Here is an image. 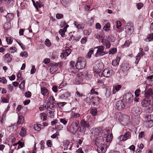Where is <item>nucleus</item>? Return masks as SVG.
<instances>
[{
	"label": "nucleus",
	"mask_w": 153,
	"mask_h": 153,
	"mask_svg": "<svg viewBox=\"0 0 153 153\" xmlns=\"http://www.w3.org/2000/svg\"><path fill=\"white\" fill-rule=\"evenodd\" d=\"M115 118L117 120H118L120 123L124 125H128L130 122L129 117L125 114H122L118 113L115 114Z\"/></svg>",
	"instance_id": "obj_1"
},
{
	"label": "nucleus",
	"mask_w": 153,
	"mask_h": 153,
	"mask_svg": "<svg viewBox=\"0 0 153 153\" xmlns=\"http://www.w3.org/2000/svg\"><path fill=\"white\" fill-rule=\"evenodd\" d=\"M103 68V63L100 60H98L95 62L94 66V69L97 74V77L100 79L102 76L101 70Z\"/></svg>",
	"instance_id": "obj_2"
},
{
	"label": "nucleus",
	"mask_w": 153,
	"mask_h": 153,
	"mask_svg": "<svg viewBox=\"0 0 153 153\" xmlns=\"http://www.w3.org/2000/svg\"><path fill=\"white\" fill-rule=\"evenodd\" d=\"M86 64V61L83 58L80 57L78 58L76 64L77 71L78 70L82 69L85 68Z\"/></svg>",
	"instance_id": "obj_3"
},
{
	"label": "nucleus",
	"mask_w": 153,
	"mask_h": 153,
	"mask_svg": "<svg viewBox=\"0 0 153 153\" xmlns=\"http://www.w3.org/2000/svg\"><path fill=\"white\" fill-rule=\"evenodd\" d=\"M102 136L104 138H105V141L107 142L110 143L112 139V135L109 133V131L107 129L103 130L102 133Z\"/></svg>",
	"instance_id": "obj_4"
},
{
	"label": "nucleus",
	"mask_w": 153,
	"mask_h": 153,
	"mask_svg": "<svg viewBox=\"0 0 153 153\" xmlns=\"http://www.w3.org/2000/svg\"><path fill=\"white\" fill-rule=\"evenodd\" d=\"M79 126V122L77 120L73 121L71 124L68 130L70 132L74 133L77 131Z\"/></svg>",
	"instance_id": "obj_5"
},
{
	"label": "nucleus",
	"mask_w": 153,
	"mask_h": 153,
	"mask_svg": "<svg viewBox=\"0 0 153 153\" xmlns=\"http://www.w3.org/2000/svg\"><path fill=\"white\" fill-rule=\"evenodd\" d=\"M104 46L103 45H100L95 47L94 49H97V52L95 55V56L97 57L102 56L107 53H105L104 51Z\"/></svg>",
	"instance_id": "obj_6"
},
{
	"label": "nucleus",
	"mask_w": 153,
	"mask_h": 153,
	"mask_svg": "<svg viewBox=\"0 0 153 153\" xmlns=\"http://www.w3.org/2000/svg\"><path fill=\"white\" fill-rule=\"evenodd\" d=\"M145 125L147 127H152L153 126V115L150 114L145 117Z\"/></svg>",
	"instance_id": "obj_7"
},
{
	"label": "nucleus",
	"mask_w": 153,
	"mask_h": 153,
	"mask_svg": "<svg viewBox=\"0 0 153 153\" xmlns=\"http://www.w3.org/2000/svg\"><path fill=\"white\" fill-rule=\"evenodd\" d=\"M80 124L82 127L80 128L79 131L82 134H84L85 131V128L89 127V124L84 120H81Z\"/></svg>",
	"instance_id": "obj_8"
},
{
	"label": "nucleus",
	"mask_w": 153,
	"mask_h": 153,
	"mask_svg": "<svg viewBox=\"0 0 153 153\" xmlns=\"http://www.w3.org/2000/svg\"><path fill=\"white\" fill-rule=\"evenodd\" d=\"M84 75L81 73H80L77 74V76L75 79L76 84L79 85L84 83L83 82Z\"/></svg>",
	"instance_id": "obj_9"
},
{
	"label": "nucleus",
	"mask_w": 153,
	"mask_h": 153,
	"mask_svg": "<svg viewBox=\"0 0 153 153\" xmlns=\"http://www.w3.org/2000/svg\"><path fill=\"white\" fill-rule=\"evenodd\" d=\"M106 39H102L101 42L102 44L105 46L106 48H109L111 47L110 43V38L109 36H107Z\"/></svg>",
	"instance_id": "obj_10"
},
{
	"label": "nucleus",
	"mask_w": 153,
	"mask_h": 153,
	"mask_svg": "<svg viewBox=\"0 0 153 153\" xmlns=\"http://www.w3.org/2000/svg\"><path fill=\"white\" fill-rule=\"evenodd\" d=\"M108 146L105 144H100L98 146L97 150L99 153H105Z\"/></svg>",
	"instance_id": "obj_11"
},
{
	"label": "nucleus",
	"mask_w": 153,
	"mask_h": 153,
	"mask_svg": "<svg viewBox=\"0 0 153 153\" xmlns=\"http://www.w3.org/2000/svg\"><path fill=\"white\" fill-rule=\"evenodd\" d=\"M113 71L111 68H105L102 72V76L106 77L110 76L112 74Z\"/></svg>",
	"instance_id": "obj_12"
},
{
	"label": "nucleus",
	"mask_w": 153,
	"mask_h": 153,
	"mask_svg": "<svg viewBox=\"0 0 153 153\" xmlns=\"http://www.w3.org/2000/svg\"><path fill=\"white\" fill-rule=\"evenodd\" d=\"M152 102L150 99H144L142 101L141 105L143 107H147L149 109V106L152 105Z\"/></svg>",
	"instance_id": "obj_13"
},
{
	"label": "nucleus",
	"mask_w": 153,
	"mask_h": 153,
	"mask_svg": "<svg viewBox=\"0 0 153 153\" xmlns=\"http://www.w3.org/2000/svg\"><path fill=\"white\" fill-rule=\"evenodd\" d=\"M70 96L71 94L69 92L65 91L61 93L60 97L64 100H66L68 99Z\"/></svg>",
	"instance_id": "obj_14"
},
{
	"label": "nucleus",
	"mask_w": 153,
	"mask_h": 153,
	"mask_svg": "<svg viewBox=\"0 0 153 153\" xmlns=\"http://www.w3.org/2000/svg\"><path fill=\"white\" fill-rule=\"evenodd\" d=\"M102 130V128L100 127L98 128H93L91 130V133L93 135L96 136L99 135Z\"/></svg>",
	"instance_id": "obj_15"
},
{
	"label": "nucleus",
	"mask_w": 153,
	"mask_h": 153,
	"mask_svg": "<svg viewBox=\"0 0 153 153\" xmlns=\"http://www.w3.org/2000/svg\"><path fill=\"white\" fill-rule=\"evenodd\" d=\"M100 100L98 97H95L92 98V97L91 99L90 100V102H92L94 106H97L99 104Z\"/></svg>",
	"instance_id": "obj_16"
},
{
	"label": "nucleus",
	"mask_w": 153,
	"mask_h": 153,
	"mask_svg": "<svg viewBox=\"0 0 153 153\" xmlns=\"http://www.w3.org/2000/svg\"><path fill=\"white\" fill-rule=\"evenodd\" d=\"M130 135V133L126 132L123 135H121L119 137V140L120 141H125L127 140Z\"/></svg>",
	"instance_id": "obj_17"
},
{
	"label": "nucleus",
	"mask_w": 153,
	"mask_h": 153,
	"mask_svg": "<svg viewBox=\"0 0 153 153\" xmlns=\"http://www.w3.org/2000/svg\"><path fill=\"white\" fill-rule=\"evenodd\" d=\"M125 107L123 103L121 101H118L117 102L116 104V107L118 110H123L124 108Z\"/></svg>",
	"instance_id": "obj_18"
},
{
	"label": "nucleus",
	"mask_w": 153,
	"mask_h": 153,
	"mask_svg": "<svg viewBox=\"0 0 153 153\" xmlns=\"http://www.w3.org/2000/svg\"><path fill=\"white\" fill-rule=\"evenodd\" d=\"M125 99L126 102L130 103L133 101V95L131 93H127L125 95Z\"/></svg>",
	"instance_id": "obj_19"
},
{
	"label": "nucleus",
	"mask_w": 153,
	"mask_h": 153,
	"mask_svg": "<svg viewBox=\"0 0 153 153\" xmlns=\"http://www.w3.org/2000/svg\"><path fill=\"white\" fill-rule=\"evenodd\" d=\"M71 70V72L74 73H76L77 71V68L76 67L74 62L72 61L70 62Z\"/></svg>",
	"instance_id": "obj_20"
},
{
	"label": "nucleus",
	"mask_w": 153,
	"mask_h": 153,
	"mask_svg": "<svg viewBox=\"0 0 153 153\" xmlns=\"http://www.w3.org/2000/svg\"><path fill=\"white\" fill-rule=\"evenodd\" d=\"M132 113L134 115H138L140 113V108L137 106L133 107L131 110Z\"/></svg>",
	"instance_id": "obj_21"
},
{
	"label": "nucleus",
	"mask_w": 153,
	"mask_h": 153,
	"mask_svg": "<svg viewBox=\"0 0 153 153\" xmlns=\"http://www.w3.org/2000/svg\"><path fill=\"white\" fill-rule=\"evenodd\" d=\"M33 5L35 7L36 10L38 11L39 8L43 6L42 4L39 1H37L36 3L33 0H32Z\"/></svg>",
	"instance_id": "obj_22"
},
{
	"label": "nucleus",
	"mask_w": 153,
	"mask_h": 153,
	"mask_svg": "<svg viewBox=\"0 0 153 153\" xmlns=\"http://www.w3.org/2000/svg\"><path fill=\"white\" fill-rule=\"evenodd\" d=\"M3 58L4 60L7 62H10L12 60L10 54L9 53H7L5 54L3 56Z\"/></svg>",
	"instance_id": "obj_23"
},
{
	"label": "nucleus",
	"mask_w": 153,
	"mask_h": 153,
	"mask_svg": "<svg viewBox=\"0 0 153 153\" xmlns=\"http://www.w3.org/2000/svg\"><path fill=\"white\" fill-rule=\"evenodd\" d=\"M153 92L152 89H148L145 94V97L146 98L148 99L151 97L152 98V94Z\"/></svg>",
	"instance_id": "obj_24"
},
{
	"label": "nucleus",
	"mask_w": 153,
	"mask_h": 153,
	"mask_svg": "<svg viewBox=\"0 0 153 153\" xmlns=\"http://www.w3.org/2000/svg\"><path fill=\"white\" fill-rule=\"evenodd\" d=\"M103 137L100 136L97 137L95 140V143L96 144H103L102 143L104 141V139Z\"/></svg>",
	"instance_id": "obj_25"
},
{
	"label": "nucleus",
	"mask_w": 153,
	"mask_h": 153,
	"mask_svg": "<svg viewBox=\"0 0 153 153\" xmlns=\"http://www.w3.org/2000/svg\"><path fill=\"white\" fill-rule=\"evenodd\" d=\"M61 2L64 6L68 7L70 5L71 1L70 0H61Z\"/></svg>",
	"instance_id": "obj_26"
},
{
	"label": "nucleus",
	"mask_w": 153,
	"mask_h": 153,
	"mask_svg": "<svg viewBox=\"0 0 153 153\" xmlns=\"http://www.w3.org/2000/svg\"><path fill=\"white\" fill-rule=\"evenodd\" d=\"M68 27V25H67L66 26V27H64L63 29H61L59 31V34L61 35L62 37L64 36L65 35V33L67 31V28Z\"/></svg>",
	"instance_id": "obj_27"
},
{
	"label": "nucleus",
	"mask_w": 153,
	"mask_h": 153,
	"mask_svg": "<svg viewBox=\"0 0 153 153\" xmlns=\"http://www.w3.org/2000/svg\"><path fill=\"white\" fill-rule=\"evenodd\" d=\"M125 31L126 32L129 34H131L133 32V28L132 27H129L126 26L125 27Z\"/></svg>",
	"instance_id": "obj_28"
},
{
	"label": "nucleus",
	"mask_w": 153,
	"mask_h": 153,
	"mask_svg": "<svg viewBox=\"0 0 153 153\" xmlns=\"http://www.w3.org/2000/svg\"><path fill=\"white\" fill-rule=\"evenodd\" d=\"M57 69V68L56 65L51 66L50 68V72L51 74H53Z\"/></svg>",
	"instance_id": "obj_29"
},
{
	"label": "nucleus",
	"mask_w": 153,
	"mask_h": 153,
	"mask_svg": "<svg viewBox=\"0 0 153 153\" xmlns=\"http://www.w3.org/2000/svg\"><path fill=\"white\" fill-rule=\"evenodd\" d=\"M74 25L78 29H82L84 28V25L82 24L79 23L77 22H75Z\"/></svg>",
	"instance_id": "obj_30"
},
{
	"label": "nucleus",
	"mask_w": 153,
	"mask_h": 153,
	"mask_svg": "<svg viewBox=\"0 0 153 153\" xmlns=\"http://www.w3.org/2000/svg\"><path fill=\"white\" fill-rule=\"evenodd\" d=\"M144 54V52H140L138 54L136 57L135 63L138 64L139 60L140 59L141 56H143Z\"/></svg>",
	"instance_id": "obj_31"
},
{
	"label": "nucleus",
	"mask_w": 153,
	"mask_h": 153,
	"mask_svg": "<svg viewBox=\"0 0 153 153\" xmlns=\"http://www.w3.org/2000/svg\"><path fill=\"white\" fill-rule=\"evenodd\" d=\"M18 144V146L17 148V150H18L19 149L22 148L24 146V143L23 142L19 141L17 143L13 144V146H17Z\"/></svg>",
	"instance_id": "obj_32"
},
{
	"label": "nucleus",
	"mask_w": 153,
	"mask_h": 153,
	"mask_svg": "<svg viewBox=\"0 0 153 153\" xmlns=\"http://www.w3.org/2000/svg\"><path fill=\"white\" fill-rule=\"evenodd\" d=\"M70 142L67 140H64L63 142V146H64V150H67L68 149V146H69Z\"/></svg>",
	"instance_id": "obj_33"
},
{
	"label": "nucleus",
	"mask_w": 153,
	"mask_h": 153,
	"mask_svg": "<svg viewBox=\"0 0 153 153\" xmlns=\"http://www.w3.org/2000/svg\"><path fill=\"white\" fill-rule=\"evenodd\" d=\"M27 132L26 129L23 127L21 128L19 134L21 136H24L26 134Z\"/></svg>",
	"instance_id": "obj_34"
},
{
	"label": "nucleus",
	"mask_w": 153,
	"mask_h": 153,
	"mask_svg": "<svg viewBox=\"0 0 153 153\" xmlns=\"http://www.w3.org/2000/svg\"><path fill=\"white\" fill-rule=\"evenodd\" d=\"M71 118H77L80 116V114L77 113L72 112L71 114Z\"/></svg>",
	"instance_id": "obj_35"
},
{
	"label": "nucleus",
	"mask_w": 153,
	"mask_h": 153,
	"mask_svg": "<svg viewBox=\"0 0 153 153\" xmlns=\"http://www.w3.org/2000/svg\"><path fill=\"white\" fill-rule=\"evenodd\" d=\"M24 121V117L22 115H19V119L17 121L18 124H22Z\"/></svg>",
	"instance_id": "obj_36"
},
{
	"label": "nucleus",
	"mask_w": 153,
	"mask_h": 153,
	"mask_svg": "<svg viewBox=\"0 0 153 153\" xmlns=\"http://www.w3.org/2000/svg\"><path fill=\"white\" fill-rule=\"evenodd\" d=\"M48 92V89L45 87L41 88V93L43 95H45Z\"/></svg>",
	"instance_id": "obj_37"
},
{
	"label": "nucleus",
	"mask_w": 153,
	"mask_h": 153,
	"mask_svg": "<svg viewBox=\"0 0 153 153\" xmlns=\"http://www.w3.org/2000/svg\"><path fill=\"white\" fill-rule=\"evenodd\" d=\"M6 40L8 45L11 44L13 40V38L10 37H6Z\"/></svg>",
	"instance_id": "obj_38"
},
{
	"label": "nucleus",
	"mask_w": 153,
	"mask_h": 153,
	"mask_svg": "<svg viewBox=\"0 0 153 153\" xmlns=\"http://www.w3.org/2000/svg\"><path fill=\"white\" fill-rule=\"evenodd\" d=\"M153 38V33H152L147 36V38L145 39L146 42H149L151 41Z\"/></svg>",
	"instance_id": "obj_39"
},
{
	"label": "nucleus",
	"mask_w": 153,
	"mask_h": 153,
	"mask_svg": "<svg viewBox=\"0 0 153 153\" xmlns=\"http://www.w3.org/2000/svg\"><path fill=\"white\" fill-rule=\"evenodd\" d=\"M34 128L36 131H40L41 129V125L40 124H35L34 125Z\"/></svg>",
	"instance_id": "obj_40"
},
{
	"label": "nucleus",
	"mask_w": 153,
	"mask_h": 153,
	"mask_svg": "<svg viewBox=\"0 0 153 153\" xmlns=\"http://www.w3.org/2000/svg\"><path fill=\"white\" fill-rule=\"evenodd\" d=\"M110 25L109 23H107L104 26L103 29L106 32L110 30Z\"/></svg>",
	"instance_id": "obj_41"
},
{
	"label": "nucleus",
	"mask_w": 153,
	"mask_h": 153,
	"mask_svg": "<svg viewBox=\"0 0 153 153\" xmlns=\"http://www.w3.org/2000/svg\"><path fill=\"white\" fill-rule=\"evenodd\" d=\"M45 45L48 47H50L51 45V43L50 41L48 39H47L45 42Z\"/></svg>",
	"instance_id": "obj_42"
},
{
	"label": "nucleus",
	"mask_w": 153,
	"mask_h": 153,
	"mask_svg": "<svg viewBox=\"0 0 153 153\" xmlns=\"http://www.w3.org/2000/svg\"><path fill=\"white\" fill-rule=\"evenodd\" d=\"M94 50L93 48H91L89 49L87 55V56L88 58H90L91 57V55L93 53Z\"/></svg>",
	"instance_id": "obj_43"
},
{
	"label": "nucleus",
	"mask_w": 153,
	"mask_h": 153,
	"mask_svg": "<svg viewBox=\"0 0 153 153\" xmlns=\"http://www.w3.org/2000/svg\"><path fill=\"white\" fill-rule=\"evenodd\" d=\"M9 52L11 53H14L16 52V48L14 47H12L9 48Z\"/></svg>",
	"instance_id": "obj_44"
},
{
	"label": "nucleus",
	"mask_w": 153,
	"mask_h": 153,
	"mask_svg": "<svg viewBox=\"0 0 153 153\" xmlns=\"http://www.w3.org/2000/svg\"><path fill=\"white\" fill-rule=\"evenodd\" d=\"M65 54V55L66 56H69L70 54L71 53V49H67L63 51Z\"/></svg>",
	"instance_id": "obj_45"
},
{
	"label": "nucleus",
	"mask_w": 153,
	"mask_h": 153,
	"mask_svg": "<svg viewBox=\"0 0 153 153\" xmlns=\"http://www.w3.org/2000/svg\"><path fill=\"white\" fill-rule=\"evenodd\" d=\"M117 52V49L114 48H111L109 51L108 53L109 54H114Z\"/></svg>",
	"instance_id": "obj_46"
},
{
	"label": "nucleus",
	"mask_w": 153,
	"mask_h": 153,
	"mask_svg": "<svg viewBox=\"0 0 153 153\" xmlns=\"http://www.w3.org/2000/svg\"><path fill=\"white\" fill-rule=\"evenodd\" d=\"M25 81L24 80L20 83L19 87L21 90H23L25 88Z\"/></svg>",
	"instance_id": "obj_47"
},
{
	"label": "nucleus",
	"mask_w": 153,
	"mask_h": 153,
	"mask_svg": "<svg viewBox=\"0 0 153 153\" xmlns=\"http://www.w3.org/2000/svg\"><path fill=\"white\" fill-rule=\"evenodd\" d=\"M20 56L22 57H27L28 56V54L27 51H22L20 53Z\"/></svg>",
	"instance_id": "obj_48"
},
{
	"label": "nucleus",
	"mask_w": 153,
	"mask_h": 153,
	"mask_svg": "<svg viewBox=\"0 0 153 153\" xmlns=\"http://www.w3.org/2000/svg\"><path fill=\"white\" fill-rule=\"evenodd\" d=\"M97 110L96 109H92L90 111L91 113L94 116L97 115Z\"/></svg>",
	"instance_id": "obj_49"
},
{
	"label": "nucleus",
	"mask_w": 153,
	"mask_h": 153,
	"mask_svg": "<svg viewBox=\"0 0 153 153\" xmlns=\"http://www.w3.org/2000/svg\"><path fill=\"white\" fill-rule=\"evenodd\" d=\"M91 29H88V30H85L83 31V33L84 35L88 36L89 35L91 32Z\"/></svg>",
	"instance_id": "obj_50"
},
{
	"label": "nucleus",
	"mask_w": 153,
	"mask_h": 153,
	"mask_svg": "<svg viewBox=\"0 0 153 153\" xmlns=\"http://www.w3.org/2000/svg\"><path fill=\"white\" fill-rule=\"evenodd\" d=\"M40 116L43 120H47V116L45 113H42L40 114Z\"/></svg>",
	"instance_id": "obj_51"
},
{
	"label": "nucleus",
	"mask_w": 153,
	"mask_h": 153,
	"mask_svg": "<svg viewBox=\"0 0 153 153\" xmlns=\"http://www.w3.org/2000/svg\"><path fill=\"white\" fill-rule=\"evenodd\" d=\"M48 101L50 104H52L55 102L54 99L53 97H50L48 99Z\"/></svg>",
	"instance_id": "obj_52"
},
{
	"label": "nucleus",
	"mask_w": 153,
	"mask_h": 153,
	"mask_svg": "<svg viewBox=\"0 0 153 153\" xmlns=\"http://www.w3.org/2000/svg\"><path fill=\"white\" fill-rule=\"evenodd\" d=\"M66 81L62 82L61 84L59 85V89L62 88L66 85Z\"/></svg>",
	"instance_id": "obj_53"
},
{
	"label": "nucleus",
	"mask_w": 153,
	"mask_h": 153,
	"mask_svg": "<svg viewBox=\"0 0 153 153\" xmlns=\"http://www.w3.org/2000/svg\"><path fill=\"white\" fill-rule=\"evenodd\" d=\"M0 82L3 84H5L7 82V80L4 77H0Z\"/></svg>",
	"instance_id": "obj_54"
},
{
	"label": "nucleus",
	"mask_w": 153,
	"mask_h": 153,
	"mask_svg": "<svg viewBox=\"0 0 153 153\" xmlns=\"http://www.w3.org/2000/svg\"><path fill=\"white\" fill-rule=\"evenodd\" d=\"M7 18H8L9 20H12L13 18V15L12 13H8L6 16Z\"/></svg>",
	"instance_id": "obj_55"
},
{
	"label": "nucleus",
	"mask_w": 153,
	"mask_h": 153,
	"mask_svg": "<svg viewBox=\"0 0 153 153\" xmlns=\"http://www.w3.org/2000/svg\"><path fill=\"white\" fill-rule=\"evenodd\" d=\"M88 39L87 37H85L82 39L81 40V42L82 44H84L87 41Z\"/></svg>",
	"instance_id": "obj_56"
},
{
	"label": "nucleus",
	"mask_w": 153,
	"mask_h": 153,
	"mask_svg": "<svg viewBox=\"0 0 153 153\" xmlns=\"http://www.w3.org/2000/svg\"><path fill=\"white\" fill-rule=\"evenodd\" d=\"M63 127V126L62 125H57L55 126V129L58 131L62 129Z\"/></svg>",
	"instance_id": "obj_57"
},
{
	"label": "nucleus",
	"mask_w": 153,
	"mask_h": 153,
	"mask_svg": "<svg viewBox=\"0 0 153 153\" xmlns=\"http://www.w3.org/2000/svg\"><path fill=\"white\" fill-rule=\"evenodd\" d=\"M130 44V43L129 41L127 40L126 41L124 44L123 46V48L128 47L129 45Z\"/></svg>",
	"instance_id": "obj_58"
},
{
	"label": "nucleus",
	"mask_w": 153,
	"mask_h": 153,
	"mask_svg": "<svg viewBox=\"0 0 153 153\" xmlns=\"http://www.w3.org/2000/svg\"><path fill=\"white\" fill-rule=\"evenodd\" d=\"M121 85H116L114 89L116 90L117 91H118L121 89Z\"/></svg>",
	"instance_id": "obj_59"
},
{
	"label": "nucleus",
	"mask_w": 153,
	"mask_h": 153,
	"mask_svg": "<svg viewBox=\"0 0 153 153\" xmlns=\"http://www.w3.org/2000/svg\"><path fill=\"white\" fill-rule=\"evenodd\" d=\"M1 101L3 103H7L9 102V100L6 99L3 97H2L1 98Z\"/></svg>",
	"instance_id": "obj_60"
},
{
	"label": "nucleus",
	"mask_w": 153,
	"mask_h": 153,
	"mask_svg": "<svg viewBox=\"0 0 153 153\" xmlns=\"http://www.w3.org/2000/svg\"><path fill=\"white\" fill-rule=\"evenodd\" d=\"M25 95L26 97L29 98L31 96V93L30 91H28L25 93Z\"/></svg>",
	"instance_id": "obj_61"
},
{
	"label": "nucleus",
	"mask_w": 153,
	"mask_h": 153,
	"mask_svg": "<svg viewBox=\"0 0 153 153\" xmlns=\"http://www.w3.org/2000/svg\"><path fill=\"white\" fill-rule=\"evenodd\" d=\"M48 115L51 118H53L54 116L53 112L51 111H49L48 113Z\"/></svg>",
	"instance_id": "obj_62"
},
{
	"label": "nucleus",
	"mask_w": 153,
	"mask_h": 153,
	"mask_svg": "<svg viewBox=\"0 0 153 153\" xmlns=\"http://www.w3.org/2000/svg\"><path fill=\"white\" fill-rule=\"evenodd\" d=\"M82 96V94L80 92L77 91L75 93V96L76 97H81Z\"/></svg>",
	"instance_id": "obj_63"
},
{
	"label": "nucleus",
	"mask_w": 153,
	"mask_h": 153,
	"mask_svg": "<svg viewBox=\"0 0 153 153\" xmlns=\"http://www.w3.org/2000/svg\"><path fill=\"white\" fill-rule=\"evenodd\" d=\"M36 71L34 66L33 65L32 67V68L30 70V73L31 74H34Z\"/></svg>",
	"instance_id": "obj_64"
}]
</instances>
